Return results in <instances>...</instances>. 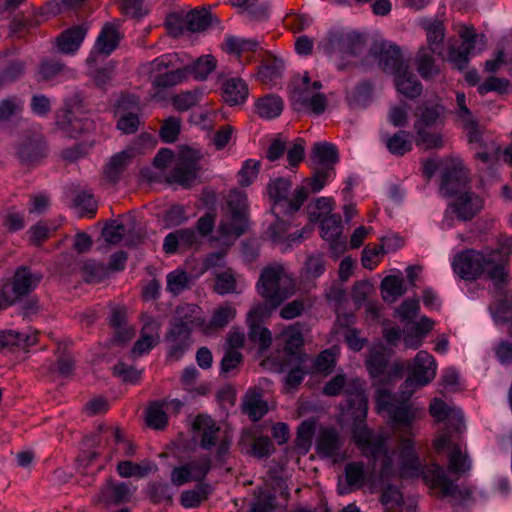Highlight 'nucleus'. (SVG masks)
Segmentation results:
<instances>
[{
    "mask_svg": "<svg viewBox=\"0 0 512 512\" xmlns=\"http://www.w3.org/2000/svg\"><path fill=\"white\" fill-rule=\"evenodd\" d=\"M380 503L384 512H416L415 506L405 505L401 491L393 485H387L382 489Z\"/></svg>",
    "mask_w": 512,
    "mask_h": 512,
    "instance_id": "c756f323",
    "label": "nucleus"
},
{
    "mask_svg": "<svg viewBox=\"0 0 512 512\" xmlns=\"http://www.w3.org/2000/svg\"><path fill=\"white\" fill-rule=\"evenodd\" d=\"M268 194L272 201L271 210L277 218V222L271 226L274 240H277L275 229L285 224L288 216V180L277 178L268 184Z\"/></svg>",
    "mask_w": 512,
    "mask_h": 512,
    "instance_id": "f8f14e48",
    "label": "nucleus"
},
{
    "mask_svg": "<svg viewBox=\"0 0 512 512\" xmlns=\"http://www.w3.org/2000/svg\"><path fill=\"white\" fill-rule=\"evenodd\" d=\"M133 157L130 154V150H122L112 155L105 165L104 176L107 180L112 183L119 181L122 173L132 163Z\"/></svg>",
    "mask_w": 512,
    "mask_h": 512,
    "instance_id": "473e14b6",
    "label": "nucleus"
},
{
    "mask_svg": "<svg viewBox=\"0 0 512 512\" xmlns=\"http://www.w3.org/2000/svg\"><path fill=\"white\" fill-rule=\"evenodd\" d=\"M292 85L293 90L290 98L292 100L293 109L296 111H303L311 95L322 88L320 81L311 82L308 72H305L302 76L299 74L293 76Z\"/></svg>",
    "mask_w": 512,
    "mask_h": 512,
    "instance_id": "f3484780",
    "label": "nucleus"
},
{
    "mask_svg": "<svg viewBox=\"0 0 512 512\" xmlns=\"http://www.w3.org/2000/svg\"><path fill=\"white\" fill-rule=\"evenodd\" d=\"M433 54L428 48L422 46L419 48L416 57L415 65L419 75L424 79H432L439 74V68L435 63Z\"/></svg>",
    "mask_w": 512,
    "mask_h": 512,
    "instance_id": "ea45409f",
    "label": "nucleus"
},
{
    "mask_svg": "<svg viewBox=\"0 0 512 512\" xmlns=\"http://www.w3.org/2000/svg\"><path fill=\"white\" fill-rule=\"evenodd\" d=\"M248 226V201L246 193L233 190L227 198V212L218 228L220 237L229 244L240 237Z\"/></svg>",
    "mask_w": 512,
    "mask_h": 512,
    "instance_id": "20e7f679",
    "label": "nucleus"
},
{
    "mask_svg": "<svg viewBox=\"0 0 512 512\" xmlns=\"http://www.w3.org/2000/svg\"><path fill=\"white\" fill-rule=\"evenodd\" d=\"M493 317L497 323H506L512 320V299L505 296L504 299H499L495 303L493 310Z\"/></svg>",
    "mask_w": 512,
    "mask_h": 512,
    "instance_id": "338daca9",
    "label": "nucleus"
},
{
    "mask_svg": "<svg viewBox=\"0 0 512 512\" xmlns=\"http://www.w3.org/2000/svg\"><path fill=\"white\" fill-rule=\"evenodd\" d=\"M320 222V235L329 242V247L335 255L346 250V240L342 238L343 224L339 214L325 216Z\"/></svg>",
    "mask_w": 512,
    "mask_h": 512,
    "instance_id": "ddd939ff",
    "label": "nucleus"
},
{
    "mask_svg": "<svg viewBox=\"0 0 512 512\" xmlns=\"http://www.w3.org/2000/svg\"><path fill=\"white\" fill-rule=\"evenodd\" d=\"M284 109L283 100L275 95H266L259 98L255 103V113L263 119L278 117Z\"/></svg>",
    "mask_w": 512,
    "mask_h": 512,
    "instance_id": "4c0bfd02",
    "label": "nucleus"
},
{
    "mask_svg": "<svg viewBox=\"0 0 512 512\" xmlns=\"http://www.w3.org/2000/svg\"><path fill=\"white\" fill-rule=\"evenodd\" d=\"M146 423L154 429H162L167 424V415L161 403L151 404L146 411Z\"/></svg>",
    "mask_w": 512,
    "mask_h": 512,
    "instance_id": "13d9d810",
    "label": "nucleus"
},
{
    "mask_svg": "<svg viewBox=\"0 0 512 512\" xmlns=\"http://www.w3.org/2000/svg\"><path fill=\"white\" fill-rule=\"evenodd\" d=\"M453 213L463 221H469L483 208V200L473 192H464L450 205Z\"/></svg>",
    "mask_w": 512,
    "mask_h": 512,
    "instance_id": "b1692460",
    "label": "nucleus"
},
{
    "mask_svg": "<svg viewBox=\"0 0 512 512\" xmlns=\"http://www.w3.org/2000/svg\"><path fill=\"white\" fill-rule=\"evenodd\" d=\"M211 23V14L206 9H194L186 14L184 26L188 31L200 32L205 30Z\"/></svg>",
    "mask_w": 512,
    "mask_h": 512,
    "instance_id": "09e8293b",
    "label": "nucleus"
},
{
    "mask_svg": "<svg viewBox=\"0 0 512 512\" xmlns=\"http://www.w3.org/2000/svg\"><path fill=\"white\" fill-rule=\"evenodd\" d=\"M190 277L183 270H174L167 275V291L178 295L188 287Z\"/></svg>",
    "mask_w": 512,
    "mask_h": 512,
    "instance_id": "4d7b16f0",
    "label": "nucleus"
},
{
    "mask_svg": "<svg viewBox=\"0 0 512 512\" xmlns=\"http://www.w3.org/2000/svg\"><path fill=\"white\" fill-rule=\"evenodd\" d=\"M285 274L282 265L264 268L257 283V291L271 306L278 307L287 297L286 290L280 288V281Z\"/></svg>",
    "mask_w": 512,
    "mask_h": 512,
    "instance_id": "6e6552de",
    "label": "nucleus"
},
{
    "mask_svg": "<svg viewBox=\"0 0 512 512\" xmlns=\"http://www.w3.org/2000/svg\"><path fill=\"white\" fill-rule=\"evenodd\" d=\"M445 107L439 103H424L418 108L414 126L432 127L442 123Z\"/></svg>",
    "mask_w": 512,
    "mask_h": 512,
    "instance_id": "c9c22d12",
    "label": "nucleus"
},
{
    "mask_svg": "<svg viewBox=\"0 0 512 512\" xmlns=\"http://www.w3.org/2000/svg\"><path fill=\"white\" fill-rule=\"evenodd\" d=\"M381 291L384 300L394 301L406 292L404 279L394 275L386 276L381 282Z\"/></svg>",
    "mask_w": 512,
    "mask_h": 512,
    "instance_id": "8fccbe9b",
    "label": "nucleus"
},
{
    "mask_svg": "<svg viewBox=\"0 0 512 512\" xmlns=\"http://www.w3.org/2000/svg\"><path fill=\"white\" fill-rule=\"evenodd\" d=\"M42 274L34 273L28 267H19L11 280L0 288V310L13 305L20 298L31 293L41 282Z\"/></svg>",
    "mask_w": 512,
    "mask_h": 512,
    "instance_id": "39448f33",
    "label": "nucleus"
},
{
    "mask_svg": "<svg viewBox=\"0 0 512 512\" xmlns=\"http://www.w3.org/2000/svg\"><path fill=\"white\" fill-rule=\"evenodd\" d=\"M468 182V170L460 160H451L443 168L441 175V191L447 196L456 194Z\"/></svg>",
    "mask_w": 512,
    "mask_h": 512,
    "instance_id": "4468645a",
    "label": "nucleus"
},
{
    "mask_svg": "<svg viewBox=\"0 0 512 512\" xmlns=\"http://www.w3.org/2000/svg\"><path fill=\"white\" fill-rule=\"evenodd\" d=\"M512 254V238L501 237L495 248L484 250L466 249L456 254L452 261L454 272L464 280H476L485 276L496 287L508 281V264Z\"/></svg>",
    "mask_w": 512,
    "mask_h": 512,
    "instance_id": "f03ea898",
    "label": "nucleus"
},
{
    "mask_svg": "<svg viewBox=\"0 0 512 512\" xmlns=\"http://www.w3.org/2000/svg\"><path fill=\"white\" fill-rule=\"evenodd\" d=\"M311 157L323 169H334L335 164L339 161L337 147L329 142L315 143Z\"/></svg>",
    "mask_w": 512,
    "mask_h": 512,
    "instance_id": "72a5a7b5",
    "label": "nucleus"
},
{
    "mask_svg": "<svg viewBox=\"0 0 512 512\" xmlns=\"http://www.w3.org/2000/svg\"><path fill=\"white\" fill-rule=\"evenodd\" d=\"M155 471H157V466L147 459L138 463L132 461H120L117 465V472L123 478H143Z\"/></svg>",
    "mask_w": 512,
    "mask_h": 512,
    "instance_id": "e433bc0d",
    "label": "nucleus"
},
{
    "mask_svg": "<svg viewBox=\"0 0 512 512\" xmlns=\"http://www.w3.org/2000/svg\"><path fill=\"white\" fill-rule=\"evenodd\" d=\"M364 468V463L361 461H353L345 465V481L350 490L359 489L364 485L366 479Z\"/></svg>",
    "mask_w": 512,
    "mask_h": 512,
    "instance_id": "de8ad7c7",
    "label": "nucleus"
},
{
    "mask_svg": "<svg viewBox=\"0 0 512 512\" xmlns=\"http://www.w3.org/2000/svg\"><path fill=\"white\" fill-rule=\"evenodd\" d=\"M327 47L342 58L357 57L366 48V37L355 31H331L327 37Z\"/></svg>",
    "mask_w": 512,
    "mask_h": 512,
    "instance_id": "1a4fd4ad",
    "label": "nucleus"
},
{
    "mask_svg": "<svg viewBox=\"0 0 512 512\" xmlns=\"http://www.w3.org/2000/svg\"><path fill=\"white\" fill-rule=\"evenodd\" d=\"M424 479L434 489H439L443 496H454L457 486L446 475L444 468L439 464H432L424 475Z\"/></svg>",
    "mask_w": 512,
    "mask_h": 512,
    "instance_id": "7c9ffc66",
    "label": "nucleus"
},
{
    "mask_svg": "<svg viewBox=\"0 0 512 512\" xmlns=\"http://www.w3.org/2000/svg\"><path fill=\"white\" fill-rule=\"evenodd\" d=\"M267 403L262 399L260 391L249 390L244 399L243 411L253 421L261 419L267 412Z\"/></svg>",
    "mask_w": 512,
    "mask_h": 512,
    "instance_id": "79ce46f5",
    "label": "nucleus"
},
{
    "mask_svg": "<svg viewBox=\"0 0 512 512\" xmlns=\"http://www.w3.org/2000/svg\"><path fill=\"white\" fill-rule=\"evenodd\" d=\"M236 316V309L229 303L219 306L213 313L210 325L215 328H223Z\"/></svg>",
    "mask_w": 512,
    "mask_h": 512,
    "instance_id": "052dcab7",
    "label": "nucleus"
},
{
    "mask_svg": "<svg viewBox=\"0 0 512 512\" xmlns=\"http://www.w3.org/2000/svg\"><path fill=\"white\" fill-rule=\"evenodd\" d=\"M345 439L334 426H321L315 440L316 454L322 459H331L334 463L346 457Z\"/></svg>",
    "mask_w": 512,
    "mask_h": 512,
    "instance_id": "0eeeda50",
    "label": "nucleus"
},
{
    "mask_svg": "<svg viewBox=\"0 0 512 512\" xmlns=\"http://www.w3.org/2000/svg\"><path fill=\"white\" fill-rule=\"evenodd\" d=\"M436 362L434 357L427 351H419L412 365L411 379L419 386H425L436 376Z\"/></svg>",
    "mask_w": 512,
    "mask_h": 512,
    "instance_id": "4be33fe9",
    "label": "nucleus"
},
{
    "mask_svg": "<svg viewBox=\"0 0 512 512\" xmlns=\"http://www.w3.org/2000/svg\"><path fill=\"white\" fill-rule=\"evenodd\" d=\"M23 110V101L18 97H8L0 102V122L8 121Z\"/></svg>",
    "mask_w": 512,
    "mask_h": 512,
    "instance_id": "bf43d9fd",
    "label": "nucleus"
},
{
    "mask_svg": "<svg viewBox=\"0 0 512 512\" xmlns=\"http://www.w3.org/2000/svg\"><path fill=\"white\" fill-rule=\"evenodd\" d=\"M333 169H317L313 176L305 178L304 184L308 189L312 192H319L324 188L327 183V180L334 175Z\"/></svg>",
    "mask_w": 512,
    "mask_h": 512,
    "instance_id": "0e129e2a",
    "label": "nucleus"
},
{
    "mask_svg": "<svg viewBox=\"0 0 512 512\" xmlns=\"http://www.w3.org/2000/svg\"><path fill=\"white\" fill-rule=\"evenodd\" d=\"M431 127L414 126L415 143L425 150L439 149L443 146V139L439 133L431 132Z\"/></svg>",
    "mask_w": 512,
    "mask_h": 512,
    "instance_id": "a18cd8bd",
    "label": "nucleus"
},
{
    "mask_svg": "<svg viewBox=\"0 0 512 512\" xmlns=\"http://www.w3.org/2000/svg\"><path fill=\"white\" fill-rule=\"evenodd\" d=\"M132 490L126 483H115L107 481L99 493V500L106 504H119L128 502L131 498Z\"/></svg>",
    "mask_w": 512,
    "mask_h": 512,
    "instance_id": "2f4dec72",
    "label": "nucleus"
},
{
    "mask_svg": "<svg viewBox=\"0 0 512 512\" xmlns=\"http://www.w3.org/2000/svg\"><path fill=\"white\" fill-rule=\"evenodd\" d=\"M336 362L337 354L332 348H329L321 351L311 365L309 364V367L312 373L328 376L334 371Z\"/></svg>",
    "mask_w": 512,
    "mask_h": 512,
    "instance_id": "37998d69",
    "label": "nucleus"
},
{
    "mask_svg": "<svg viewBox=\"0 0 512 512\" xmlns=\"http://www.w3.org/2000/svg\"><path fill=\"white\" fill-rule=\"evenodd\" d=\"M248 96L247 84L240 78H230L223 84V98L230 105L243 103Z\"/></svg>",
    "mask_w": 512,
    "mask_h": 512,
    "instance_id": "58836bf2",
    "label": "nucleus"
},
{
    "mask_svg": "<svg viewBox=\"0 0 512 512\" xmlns=\"http://www.w3.org/2000/svg\"><path fill=\"white\" fill-rule=\"evenodd\" d=\"M160 325L157 321L149 319L146 321L141 330V336L132 348L133 356L139 357L147 354L160 339Z\"/></svg>",
    "mask_w": 512,
    "mask_h": 512,
    "instance_id": "cd10ccee",
    "label": "nucleus"
},
{
    "mask_svg": "<svg viewBox=\"0 0 512 512\" xmlns=\"http://www.w3.org/2000/svg\"><path fill=\"white\" fill-rule=\"evenodd\" d=\"M412 433L408 437H403L400 440V466L403 475L414 476L418 475L422 470V464L417 456L412 440Z\"/></svg>",
    "mask_w": 512,
    "mask_h": 512,
    "instance_id": "393cba45",
    "label": "nucleus"
},
{
    "mask_svg": "<svg viewBox=\"0 0 512 512\" xmlns=\"http://www.w3.org/2000/svg\"><path fill=\"white\" fill-rule=\"evenodd\" d=\"M276 307L265 299V302L254 305L247 315V324L249 327L250 341L257 343L261 351L266 350L271 344V332L262 327L260 324L263 320L268 318L273 309Z\"/></svg>",
    "mask_w": 512,
    "mask_h": 512,
    "instance_id": "9d476101",
    "label": "nucleus"
},
{
    "mask_svg": "<svg viewBox=\"0 0 512 512\" xmlns=\"http://www.w3.org/2000/svg\"><path fill=\"white\" fill-rule=\"evenodd\" d=\"M342 392L348 397L349 411L355 420L352 427L355 445L374 465L381 459L380 474H388L392 467V458L387 448V437L383 434H374L365 424L368 401L362 383L359 379L347 380L346 375L340 373L332 377L322 388V394L328 397L338 396Z\"/></svg>",
    "mask_w": 512,
    "mask_h": 512,
    "instance_id": "f257e3e1",
    "label": "nucleus"
},
{
    "mask_svg": "<svg viewBox=\"0 0 512 512\" xmlns=\"http://www.w3.org/2000/svg\"><path fill=\"white\" fill-rule=\"evenodd\" d=\"M82 275L88 283H98L107 277V268L94 260H87L82 266Z\"/></svg>",
    "mask_w": 512,
    "mask_h": 512,
    "instance_id": "864d4df0",
    "label": "nucleus"
},
{
    "mask_svg": "<svg viewBox=\"0 0 512 512\" xmlns=\"http://www.w3.org/2000/svg\"><path fill=\"white\" fill-rule=\"evenodd\" d=\"M47 153L46 143L41 133L32 131L23 134L16 146V154L24 165L39 163Z\"/></svg>",
    "mask_w": 512,
    "mask_h": 512,
    "instance_id": "9b49d317",
    "label": "nucleus"
},
{
    "mask_svg": "<svg viewBox=\"0 0 512 512\" xmlns=\"http://www.w3.org/2000/svg\"><path fill=\"white\" fill-rule=\"evenodd\" d=\"M191 327L185 323H172L167 335L169 343L168 357L172 360H179L187 351L190 345Z\"/></svg>",
    "mask_w": 512,
    "mask_h": 512,
    "instance_id": "412c9836",
    "label": "nucleus"
},
{
    "mask_svg": "<svg viewBox=\"0 0 512 512\" xmlns=\"http://www.w3.org/2000/svg\"><path fill=\"white\" fill-rule=\"evenodd\" d=\"M279 507L280 504L275 496H272L270 493L261 492L249 512H273Z\"/></svg>",
    "mask_w": 512,
    "mask_h": 512,
    "instance_id": "774afa93",
    "label": "nucleus"
},
{
    "mask_svg": "<svg viewBox=\"0 0 512 512\" xmlns=\"http://www.w3.org/2000/svg\"><path fill=\"white\" fill-rule=\"evenodd\" d=\"M222 46L226 53L236 56L242 63L252 62L254 55L260 50L258 41L235 36H227Z\"/></svg>",
    "mask_w": 512,
    "mask_h": 512,
    "instance_id": "5701e85b",
    "label": "nucleus"
},
{
    "mask_svg": "<svg viewBox=\"0 0 512 512\" xmlns=\"http://www.w3.org/2000/svg\"><path fill=\"white\" fill-rule=\"evenodd\" d=\"M308 331L305 323L296 322L290 325V365L294 356L301 353L297 350L301 349L304 344V333Z\"/></svg>",
    "mask_w": 512,
    "mask_h": 512,
    "instance_id": "5fc2aeb1",
    "label": "nucleus"
},
{
    "mask_svg": "<svg viewBox=\"0 0 512 512\" xmlns=\"http://www.w3.org/2000/svg\"><path fill=\"white\" fill-rule=\"evenodd\" d=\"M197 172V162L184 155H180L176 158L175 166L168 175L167 181L182 186H189L191 182L195 180Z\"/></svg>",
    "mask_w": 512,
    "mask_h": 512,
    "instance_id": "bb28decb",
    "label": "nucleus"
},
{
    "mask_svg": "<svg viewBox=\"0 0 512 512\" xmlns=\"http://www.w3.org/2000/svg\"><path fill=\"white\" fill-rule=\"evenodd\" d=\"M74 205L79 210L78 213L81 217H93L96 214V201L88 192H80L74 200Z\"/></svg>",
    "mask_w": 512,
    "mask_h": 512,
    "instance_id": "680f3d73",
    "label": "nucleus"
},
{
    "mask_svg": "<svg viewBox=\"0 0 512 512\" xmlns=\"http://www.w3.org/2000/svg\"><path fill=\"white\" fill-rule=\"evenodd\" d=\"M309 362L310 357L306 353H299L294 356L290 365V388L297 387L307 374H312Z\"/></svg>",
    "mask_w": 512,
    "mask_h": 512,
    "instance_id": "c03bdc74",
    "label": "nucleus"
},
{
    "mask_svg": "<svg viewBox=\"0 0 512 512\" xmlns=\"http://www.w3.org/2000/svg\"><path fill=\"white\" fill-rule=\"evenodd\" d=\"M87 34V29L77 25L63 31L57 37V47L63 54H74L81 46Z\"/></svg>",
    "mask_w": 512,
    "mask_h": 512,
    "instance_id": "c85d7f7f",
    "label": "nucleus"
},
{
    "mask_svg": "<svg viewBox=\"0 0 512 512\" xmlns=\"http://www.w3.org/2000/svg\"><path fill=\"white\" fill-rule=\"evenodd\" d=\"M274 341V350L262 361V365L268 370L280 373L288 366V334L283 331Z\"/></svg>",
    "mask_w": 512,
    "mask_h": 512,
    "instance_id": "a878e982",
    "label": "nucleus"
},
{
    "mask_svg": "<svg viewBox=\"0 0 512 512\" xmlns=\"http://www.w3.org/2000/svg\"><path fill=\"white\" fill-rule=\"evenodd\" d=\"M217 67L212 55H203L193 60L185 53H167L141 66V72L152 79L158 88H169L187 81L206 80Z\"/></svg>",
    "mask_w": 512,
    "mask_h": 512,
    "instance_id": "7ed1b4c3",
    "label": "nucleus"
},
{
    "mask_svg": "<svg viewBox=\"0 0 512 512\" xmlns=\"http://www.w3.org/2000/svg\"><path fill=\"white\" fill-rule=\"evenodd\" d=\"M385 143L388 151L397 156H403L412 149L410 133L405 130H399L394 135L387 137Z\"/></svg>",
    "mask_w": 512,
    "mask_h": 512,
    "instance_id": "49530a36",
    "label": "nucleus"
},
{
    "mask_svg": "<svg viewBox=\"0 0 512 512\" xmlns=\"http://www.w3.org/2000/svg\"><path fill=\"white\" fill-rule=\"evenodd\" d=\"M366 365L370 375L376 378L385 373L388 360L383 352L374 351L369 355Z\"/></svg>",
    "mask_w": 512,
    "mask_h": 512,
    "instance_id": "69168bd1",
    "label": "nucleus"
},
{
    "mask_svg": "<svg viewBox=\"0 0 512 512\" xmlns=\"http://www.w3.org/2000/svg\"><path fill=\"white\" fill-rule=\"evenodd\" d=\"M138 103L130 98H123L117 108V128L124 134L135 133L140 125Z\"/></svg>",
    "mask_w": 512,
    "mask_h": 512,
    "instance_id": "6ab92c4d",
    "label": "nucleus"
},
{
    "mask_svg": "<svg viewBox=\"0 0 512 512\" xmlns=\"http://www.w3.org/2000/svg\"><path fill=\"white\" fill-rule=\"evenodd\" d=\"M470 467L467 454L462 452L459 444H453L448 452V470L453 474H462Z\"/></svg>",
    "mask_w": 512,
    "mask_h": 512,
    "instance_id": "3c124183",
    "label": "nucleus"
},
{
    "mask_svg": "<svg viewBox=\"0 0 512 512\" xmlns=\"http://www.w3.org/2000/svg\"><path fill=\"white\" fill-rule=\"evenodd\" d=\"M192 428L200 439V446L206 450L216 448L217 458L221 461L228 453L231 444L228 433L221 429L210 416L203 414L194 419Z\"/></svg>",
    "mask_w": 512,
    "mask_h": 512,
    "instance_id": "423d86ee",
    "label": "nucleus"
},
{
    "mask_svg": "<svg viewBox=\"0 0 512 512\" xmlns=\"http://www.w3.org/2000/svg\"><path fill=\"white\" fill-rule=\"evenodd\" d=\"M260 167V161L253 159L244 161L241 169L238 172V183L240 186L247 187L252 184L259 174Z\"/></svg>",
    "mask_w": 512,
    "mask_h": 512,
    "instance_id": "6e6d98bb",
    "label": "nucleus"
},
{
    "mask_svg": "<svg viewBox=\"0 0 512 512\" xmlns=\"http://www.w3.org/2000/svg\"><path fill=\"white\" fill-rule=\"evenodd\" d=\"M392 426L399 432L403 431L409 435L414 421L421 417L423 411L414 407L412 404L403 401L398 402L388 413Z\"/></svg>",
    "mask_w": 512,
    "mask_h": 512,
    "instance_id": "aec40b11",
    "label": "nucleus"
},
{
    "mask_svg": "<svg viewBox=\"0 0 512 512\" xmlns=\"http://www.w3.org/2000/svg\"><path fill=\"white\" fill-rule=\"evenodd\" d=\"M122 38L119 26L115 23H106L103 25L94 47L91 51L88 61L93 60L95 55L109 56L119 45Z\"/></svg>",
    "mask_w": 512,
    "mask_h": 512,
    "instance_id": "a211bd4d",
    "label": "nucleus"
},
{
    "mask_svg": "<svg viewBox=\"0 0 512 512\" xmlns=\"http://www.w3.org/2000/svg\"><path fill=\"white\" fill-rule=\"evenodd\" d=\"M426 31L427 46L432 53L443 55V42L445 38V26L443 22L435 20L424 26Z\"/></svg>",
    "mask_w": 512,
    "mask_h": 512,
    "instance_id": "a19ab883",
    "label": "nucleus"
},
{
    "mask_svg": "<svg viewBox=\"0 0 512 512\" xmlns=\"http://www.w3.org/2000/svg\"><path fill=\"white\" fill-rule=\"evenodd\" d=\"M373 54L379 55V66L388 74L399 75L405 68H408V64L404 61L402 52L397 45H386L384 43L379 46H375Z\"/></svg>",
    "mask_w": 512,
    "mask_h": 512,
    "instance_id": "dca6fc26",
    "label": "nucleus"
},
{
    "mask_svg": "<svg viewBox=\"0 0 512 512\" xmlns=\"http://www.w3.org/2000/svg\"><path fill=\"white\" fill-rule=\"evenodd\" d=\"M193 481H202L211 469V459L203 456L186 463Z\"/></svg>",
    "mask_w": 512,
    "mask_h": 512,
    "instance_id": "e2e57ef3",
    "label": "nucleus"
},
{
    "mask_svg": "<svg viewBox=\"0 0 512 512\" xmlns=\"http://www.w3.org/2000/svg\"><path fill=\"white\" fill-rule=\"evenodd\" d=\"M397 91L409 99H415L422 93L423 86L417 77L409 71V67L394 77Z\"/></svg>",
    "mask_w": 512,
    "mask_h": 512,
    "instance_id": "f704fd0d",
    "label": "nucleus"
},
{
    "mask_svg": "<svg viewBox=\"0 0 512 512\" xmlns=\"http://www.w3.org/2000/svg\"><path fill=\"white\" fill-rule=\"evenodd\" d=\"M284 71L285 63L283 60L270 53H264L256 78L267 88H273L281 83Z\"/></svg>",
    "mask_w": 512,
    "mask_h": 512,
    "instance_id": "2eb2a0df",
    "label": "nucleus"
},
{
    "mask_svg": "<svg viewBox=\"0 0 512 512\" xmlns=\"http://www.w3.org/2000/svg\"><path fill=\"white\" fill-rule=\"evenodd\" d=\"M156 144L157 140L152 134L142 133L125 149L130 150L131 156L136 158L153 150Z\"/></svg>",
    "mask_w": 512,
    "mask_h": 512,
    "instance_id": "603ef678",
    "label": "nucleus"
}]
</instances>
